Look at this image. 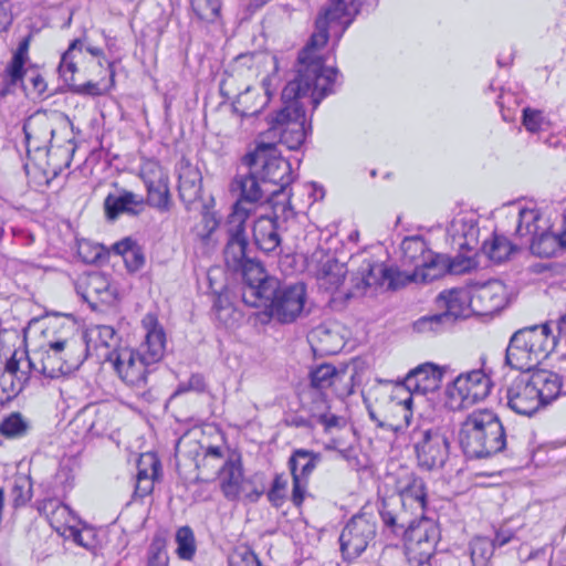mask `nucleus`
I'll return each mask as SVG.
<instances>
[{"label":"nucleus","instance_id":"obj_44","mask_svg":"<svg viewBox=\"0 0 566 566\" xmlns=\"http://www.w3.org/2000/svg\"><path fill=\"white\" fill-rule=\"evenodd\" d=\"M30 429V421L18 411L4 417L0 422V434L7 439L23 438L29 433Z\"/></svg>","mask_w":566,"mask_h":566},{"label":"nucleus","instance_id":"obj_58","mask_svg":"<svg viewBox=\"0 0 566 566\" xmlns=\"http://www.w3.org/2000/svg\"><path fill=\"white\" fill-rule=\"evenodd\" d=\"M413 559L419 565H424L430 562L436 553L438 543L424 542H407Z\"/></svg>","mask_w":566,"mask_h":566},{"label":"nucleus","instance_id":"obj_18","mask_svg":"<svg viewBox=\"0 0 566 566\" xmlns=\"http://www.w3.org/2000/svg\"><path fill=\"white\" fill-rule=\"evenodd\" d=\"M103 206L107 220L115 221L120 214L139 216L145 210V199L140 195L122 189L117 193H108Z\"/></svg>","mask_w":566,"mask_h":566},{"label":"nucleus","instance_id":"obj_20","mask_svg":"<svg viewBox=\"0 0 566 566\" xmlns=\"http://www.w3.org/2000/svg\"><path fill=\"white\" fill-rule=\"evenodd\" d=\"M82 286V297L93 307L98 302L111 304L115 300V289L112 286L109 277L99 271L88 273Z\"/></svg>","mask_w":566,"mask_h":566},{"label":"nucleus","instance_id":"obj_26","mask_svg":"<svg viewBox=\"0 0 566 566\" xmlns=\"http://www.w3.org/2000/svg\"><path fill=\"white\" fill-rule=\"evenodd\" d=\"M238 273L242 276V301L251 307H259L260 302H252L253 300L248 297V292H250V290L261 292V289L268 281L277 280L276 277L266 275L261 263L253 259L248 260L242 269H239Z\"/></svg>","mask_w":566,"mask_h":566},{"label":"nucleus","instance_id":"obj_39","mask_svg":"<svg viewBox=\"0 0 566 566\" xmlns=\"http://www.w3.org/2000/svg\"><path fill=\"white\" fill-rule=\"evenodd\" d=\"M533 354L526 353L525 347L515 342V333L512 335L505 354V363L516 370L530 374L541 363L536 361Z\"/></svg>","mask_w":566,"mask_h":566},{"label":"nucleus","instance_id":"obj_50","mask_svg":"<svg viewBox=\"0 0 566 566\" xmlns=\"http://www.w3.org/2000/svg\"><path fill=\"white\" fill-rule=\"evenodd\" d=\"M10 497L14 509L25 506L32 499V482L27 476L14 480L10 491Z\"/></svg>","mask_w":566,"mask_h":566},{"label":"nucleus","instance_id":"obj_32","mask_svg":"<svg viewBox=\"0 0 566 566\" xmlns=\"http://www.w3.org/2000/svg\"><path fill=\"white\" fill-rule=\"evenodd\" d=\"M516 220L515 237L521 244L527 243L545 226H542V212L535 208H518L513 213Z\"/></svg>","mask_w":566,"mask_h":566},{"label":"nucleus","instance_id":"obj_27","mask_svg":"<svg viewBox=\"0 0 566 566\" xmlns=\"http://www.w3.org/2000/svg\"><path fill=\"white\" fill-rule=\"evenodd\" d=\"M218 472L223 495L230 501L237 500L242 491H245L240 460H227Z\"/></svg>","mask_w":566,"mask_h":566},{"label":"nucleus","instance_id":"obj_23","mask_svg":"<svg viewBox=\"0 0 566 566\" xmlns=\"http://www.w3.org/2000/svg\"><path fill=\"white\" fill-rule=\"evenodd\" d=\"M310 401L303 405V409L317 424H322L325 431L340 426L342 418L331 413L327 394L321 390H308Z\"/></svg>","mask_w":566,"mask_h":566},{"label":"nucleus","instance_id":"obj_61","mask_svg":"<svg viewBox=\"0 0 566 566\" xmlns=\"http://www.w3.org/2000/svg\"><path fill=\"white\" fill-rule=\"evenodd\" d=\"M229 566H263L250 547H239L229 556Z\"/></svg>","mask_w":566,"mask_h":566},{"label":"nucleus","instance_id":"obj_3","mask_svg":"<svg viewBox=\"0 0 566 566\" xmlns=\"http://www.w3.org/2000/svg\"><path fill=\"white\" fill-rule=\"evenodd\" d=\"M459 443L467 458H489L504 450L506 434L494 412L476 409L461 423Z\"/></svg>","mask_w":566,"mask_h":566},{"label":"nucleus","instance_id":"obj_41","mask_svg":"<svg viewBox=\"0 0 566 566\" xmlns=\"http://www.w3.org/2000/svg\"><path fill=\"white\" fill-rule=\"evenodd\" d=\"M62 329L65 336L57 338L55 342L49 343V348L46 350L55 353L60 356H64V354H67V358H75L73 356L75 353L85 355L83 348L84 342L82 339L76 340L73 338H69V335L72 334L75 329V324L70 319H65V322L62 325Z\"/></svg>","mask_w":566,"mask_h":566},{"label":"nucleus","instance_id":"obj_14","mask_svg":"<svg viewBox=\"0 0 566 566\" xmlns=\"http://www.w3.org/2000/svg\"><path fill=\"white\" fill-rule=\"evenodd\" d=\"M471 311L478 315H490L501 311L507 303L506 287L497 280L489 281L470 290Z\"/></svg>","mask_w":566,"mask_h":566},{"label":"nucleus","instance_id":"obj_8","mask_svg":"<svg viewBox=\"0 0 566 566\" xmlns=\"http://www.w3.org/2000/svg\"><path fill=\"white\" fill-rule=\"evenodd\" d=\"M412 440L419 467L426 470L441 469L449 459L450 440L438 429L413 431Z\"/></svg>","mask_w":566,"mask_h":566},{"label":"nucleus","instance_id":"obj_55","mask_svg":"<svg viewBox=\"0 0 566 566\" xmlns=\"http://www.w3.org/2000/svg\"><path fill=\"white\" fill-rule=\"evenodd\" d=\"M255 91L247 87L244 92L240 93L234 101L235 109H241L243 116H254L256 115L261 108L265 105L266 98L265 96H260L261 103L259 106H251V98L255 96Z\"/></svg>","mask_w":566,"mask_h":566},{"label":"nucleus","instance_id":"obj_19","mask_svg":"<svg viewBox=\"0 0 566 566\" xmlns=\"http://www.w3.org/2000/svg\"><path fill=\"white\" fill-rule=\"evenodd\" d=\"M437 306L442 310V314L448 316L450 324H454L459 318H464L472 313L470 290L452 289L442 291L436 298Z\"/></svg>","mask_w":566,"mask_h":566},{"label":"nucleus","instance_id":"obj_62","mask_svg":"<svg viewBox=\"0 0 566 566\" xmlns=\"http://www.w3.org/2000/svg\"><path fill=\"white\" fill-rule=\"evenodd\" d=\"M287 480L282 473H276L271 488L266 492L268 500L274 505L280 506L285 499Z\"/></svg>","mask_w":566,"mask_h":566},{"label":"nucleus","instance_id":"obj_22","mask_svg":"<svg viewBox=\"0 0 566 566\" xmlns=\"http://www.w3.org/2000/svg\"><path fill=\"white\" fill-rule=\"evenodd\" d=\"M530 375L535 389H537V397L542 400V408L549 405L559 396L566 395L563 376L559 374L547 369H538Z\"/></svg>","mask_w":566,"mask_h":566},{"label":"nucleus","instance_id":"obj_12","mask_svg":"<svg viewBox=\"0 0 566 566\" xmlns=\"http://www.w3.org/2000/svg\"><path fill=\"white\" fill-rule=\"evenodd\" d=\"M507 406L514 412L531 417L542 408L530 374L522 373L510 381L505 394Z\"/></svg>","mask_w":566,"mask_h":566},{"label":"nucleus","instance_id":"obj_48","mask_svg":"<svg viewBox=\"0 0 566 566\" xmlns=\"http://www.w3.org/2000/svg\"><path fill=\"white\" fill-rule=\"evenodd\" d=\"M139 177L145 184V187L169 179L166 170L161 167L159 161L155 159H144L142 161Z\"/></svg>","mask_w":566,"mask_h":566},{"label":"nucleus","instance_id":"obj_16","mask_svg":"<svg viewBox=\"0 0 566 566\" xmlns=\"http://www.w3.org/2000/svg\"><path fill=\"white\" fill-rule=\"evenodd\" d=\"M442 377V368L432 363H424L410 370L402 385L411 394L426 395L439 389Z\"/></svg>","mask_w":566,"mask_h":566},{"label":"nucleus","instance_id":"obj_25","mask_svg":"<svg viewBox=\"0 0 566 566\" xmlns=\"http://www.w3.org/2000/svg\"><path fill=\"white\" fill-rule=\"evenodd\" d=\"M22 130L28 149L34 142V148L39 150L54 136V129L44 112H36L29 116L23 123Z\"/></svg>","mask_w":566,"mask_h":566},{"label":"nucleus","instance_id":"obj_7","mask_svg":"<svg viewBox=\"0 0 566 566\" xmlns=\"http://www.w3.org/2000/svg\"><path fill=\"white\" fill-rule=\"evenodd\" d=\"M254 168H247L245 172H238L231 182V192L238 195V200L233 205L232 212H247V220L249 219L253 208L252 206L263 200L270 201L273 205L280 202L279 199L271 196V188L264 186L261 177L256 176Z\"/></svg>","mask_w":566,"mask_h":566},{"label":"nucleus","instance_id":"obj_28","mask_svg":"<svg viewBox=\"0 0 566 566\" xmlns=\"http://www.w3.org/2000/svg\"><path fill=\"white\" fill-rule=\"evenodd\" d=\"M346 376V367L337 368L332 364H321L310 373V390L325 391L334 387L337 395H344V391L338 392L337 386L345 380Z\"/></svg>","mask_w":566,"mask_h":566},{"label":"nucleus","instance_id":"obj_33","mask_svg":"<svg viewBox=\"0 0 566 566\" xmlns=\"http://www.w3.org/2000/svg\"><path fill=\"white\" fill-rule=\"evenodd\" d=\"M39 510L49 517L52 525L56 524V530L62 534L73 527L71 523L76 520L73 511L57 499L44 500Z\"/></svg>","mask_w":566,"mask_h":566},{"label":"nucleus","instance_id":"obj_15","mask_svg":"<svg viewBox=\"0 0 566 566\" xmlns=\"http://www.w3.org/2000/svg\"><path fill=\"white\" fill-rule=\"evenodd\" d=\"M378 512L384 526L396 536H401L408 530L413 517L418 516L415 511L408 510L407 505L395 494L380 500Z\"/></svg>","mask_w":566,"mask_h":566},{"label":"nucleus","instance_id":"obj_10","mask_svg":"<svg viewBox=\"0 0 566 566\" xmlns=\"http://www.w3.org/2000/svg\"><path fill=\"white\" fill-rule=\"evenodd\" d=\"M247 212L230 213L228 217V240L223 250L226 266L237 273L243 264L251 260L248 255V238L245 233Z\"/></svg>","mask_w":566,"mask_h":566},{"label":"nucleus","instance_id":"obj_24","mask_svg":"<svg viewBox=\"0 0 566 566\" xmlns=\"http://www.w3.org/2000/svg\"><path fill=\"white\" fill-rule=\"evenodd\" d=\"M40 352L41 375L45 378L55 379L61 375L69 374L77 369L85 360L86 356L77 354L76 358H67V354L60 356L50 350Z\"/></svg>","mask_w":566,"mask_h":566},{"label":"nucleus","instance_id":"obj_13","mask_svg":"<svg viewBox=\"0 0 566 566\" xmlns=\"http://www.w3.org/2000/svg\"><path fill=\"white\" fill-rule=\"evenodd\" d=\"M515 342L525 347V352L533 354L536 361L542 363L555 349L557 338L553 335L547 323L521 328L515 332Z\"/></svg>","mask_w":566,"mask_h":566},{"label":"nucleus","instance_id":"obj_11","mask_svg":"<svg viewBox=\"0 0 566 566\" xmlns=\"http://www.w3.org/2000/svg\"><path fill=\"white\" fill-rule=\"evenodd\" d=\"M395 495L403 502L408 510L416 514H424L428 503V489L424 479L408 468H399L394 474Z\"/></svg>","mask_w":566,"mask_h":566},{"label":"nucleus","instance_id":"obj_36","mask_svg":"<svg viewBox=\"0 0 566 566\" xmlns=\"http://www.w3.org/2000/svg\"><path fill=\"white\" fill-rule=\"evenodd\" d=\"M526 244H528L531 252L538 258H553L559 251H563L558 233L549 231L546 226Z\"/></svg>","mask_w":566,"mask_h":566},{"label":"nucleus","instance_id":"obj_9","mask_svg":"<svg viewBox=\"0 0 566 566\" xmlns=\"http://www.w3.org/2000/svg\"><path fill=\"white\" fill-rule=\"evenodd\" d=\"M376 535V523L367 514L354 515L339 535L340 552L345 559L360 556Z\"/></svg>","mask_w":566,"mask_h":566},{"label":"nucleus","instance_id":"obj_43","mask_svg":"<svg viewBox=\"0 0 566 566\" xmlns=\"http://www.w3.org/2000/svg\"><path fill=\"white\" fill-rule=\"evenodd\" d=\"M147 198L145 206L148 205L160 212H168L172 207V200L169 189V179L159 184L146 187Z\"/></svg>","mask_w":566,"mask_h":566},{"label":"nucleus","instance_id":"obj_2","mask_svg":"<svg viewBox=\"0 0 566 566\" xmlns=\"http://www.w3.org/2000/svg\"><path fill=\"white\" fill-rule=\"evenodd\" d=\"M142 325L146 335L137 349L125 347L102 355L106 361L112 363L119 378L134 388L146 387L148 375L164 358L166 352V333L157 316L151 313L146 314Z\"/></svg>","mask_w":566,"mask_h":566},{"label":"nucleus","instance_id":"obj_30","mask_svg":"<svg viewBox=\"0 0 566 566\" xmlns=\"http://www.w3.org/2000/svg\"><path fill=\"white\" fill-rule=\"evenodd\" d=\"M401 262L403 266L413 268L417 272L431 258V250L428 242L420 235L407 237L401 242Z\"/></svg>","mask_w":566,"mask_h":566},{"label":"nucleus","instance_id":"obj_38","mask_svg":"<svg viewBox=\"0 0 566 566\" xmlns=\"http://www.w3.org/2000/svg\"><path fill=\"white\" fill-rule=\"evenodd\" d=\"M321 460V453L307 449H295L287 461V467L291 475L310 478Z\"/></svg>","mask_w":566,"mask_h":566},{"label":"nucleus","instance_id":"obj_42","mask_svg":"<svg viewBox=\"0 0 566 566\" xmlns=\"http://www.w3.org/2000/svg\"><path fill=\"white\" fill-rule=\"evenodd\" d=\"M449 274L448 256L431 252V258L426 260V264L416 272V279L420 282H432L443 275Z\"/></svg>","mask_w":566,"mask_h":566},{"label":"nucleus","instance_id":"obj_45","mask_svg":"<svg viewBox=\"0 0 566 566\" xmlns=\"http://www.w3.org/2000/svg\"><path fill=\"white\" fill-rule=\"evenodd\" d=\"M83 43L81 40H74L66 52L63 53L59 65L60 75L64 78L65 83L70 86V83H74V74L76 67V56L82 54Z\"/></svg>","mask_w":566,"mask_h":566},{"label":"nucleus","instance_id":"obj_1","mask_svg":"<svg viewBox=\"0 0 566 566\" xmlns=\"http://www.w3.org/2000/svg\"><path fill=\"white\" fill-rule=\"evenodd\" d=\"M357 11L346 0H328L315 19V30L298 53L296 76L282 91L283 108L268 118L269 128L262 134L268 143H279L289 149H298L307 135L305 104L316 108L321 101L334 92L338 70L326 66L319 53L329 38L337 43L353 23Z\"/></svg>","mask_w":566,"mask_h":566},{"label":"nucleus","instance_id":"obj_29","mask_svg":"<svg viewBox=\"0 0 566 566\" xmlns=\"http://www.w3.org/2000/svg\"><path fill=\"white\" fill-rule=\"evenodd\" d=\"M253 240L255 245L266 252L275 251L281 244L277 218L262 216L253 224Z\"/></svg>","mask_w":566,"mask_h":566},{"label":"nucleus","instance_id":"obj_31","mask_svg":"<svg viewBox=\"0 0 566 566\" xmlns=\"http://www.w3.org/2000/svg\"><path fill=\"white\" fill-rule=\"evenodd\" d=\"M28 380L27 373L20 369L18 352L14 350L6 364L4 373L0 377V386L3 392L8 395V399H12L22 391Z\"/></svg>","mask_w":566,"mask_h":566},{"label":"nucleus","instance_id":"obj_34","mask_svg":"<svg viewBox=\"0 0 566 566\" xmlns=\"http://www.w3.org/2000/svg\"><path fill=\"white\" fill-rule=\"evenodd\" d=\"M406 542H427L438 543L440 539V530L434 521L424 517V515L415 516L408 530L401 534Z\"/></svg>","mask_w":566,"mask_h":566},{"label":"nucleus","instance_id":"obj_52","mask_svg":"<svg viewBox=\"0 0 566 566\" xmlns=\"http://www.w3.org/2000/svg\"><path fill=\"white\" fill-rule=\"evenodd\" d=\"M196 15L206 22H214L220 17L221 0H191Z\"/></svg>","mask_w":566,"mask_h":566},{"label":"nucleus","instance_id":"obj_5","mask_svg":"<svg viewBox=\"0 0 566 566\" xmlns=\"http://www.w3.org/2000/svg\"><path fill=\"white\" fill-rule=\"evenodd\" d=\"M242 164L247 168L261 167V180L264 186L271 188L272 197L279 199L280 196H284L285 200L290 199L286 189L293 181L292 167L290 161L281 156L274 143H259L254 151L242 158Z\"/></svg>","mask_w":566,"mask_h":566},{"label":"nucleus","instance_id":"obj_17","mask_svg":"<svg viewBox=\"0 0 566 566\" xmlns=\"http://www.w3.org/2000/svg\"><path fill=\"white\" fill-rule=\"evenodd\" d=\"M176 172L178 175L179 198L189 208L191 203L201 198V171L189 159L182 157L176 166Z\"/></svg>","mask_w":566,"mask_h":566},{"label":"nucleus","instance_id":"obj_4","mask_svg":"<svg viewBox=\"0 0 566 566\" xmlns=\"http://www.w3.org/2000/svg\"><path fill=\"white\" fill-rule=\"evenodd\" d=\"M252 302H260L265 314L281 324H291L304 313L307 297L306 286L303 282L294 284L282 283L280 280H270L261 292H248Z\"/></svg>","mask_w":566,"mask_h":566},{"label":"nucleus","instance_id":"obj_6","mask_svg":"<svg viewBox=\"0 0 566 566\" xmlns=\"http://www.w3.org/2000/svg\"><path fill=\"white\" fill-rule=\"evenodd\" d=\"M491 379L481 369L460 374L448 387L447 396L452 408H465L488 397Z\"/></svg>","mask_w":566,"mask_h":566},{"label":"nucleus","instance_id":"obj_57","mask_svg":"<svg viewBox=\"0 0 566 566\" xmlns=\"http://www.w3.org/2000/svg\"><path fill=\"white\" fill-rule=\"evenodd\" d=\"M523 125L530 133H538L547 129L549 122L544 117L542 111L526 107L523 109Z\"/></svg>","mask_w":566,"mask_h":566},{"label":"nucleus","instance_id":"obj_47","mask_svg":"<svg viewBox=\"0 0 566 566\" xmlns=\"http://www.w3.org/2000/svg\"><path fill=\"white\" fill-rule=\"evenodd\" d=\"M386 273L381 277L379 285L387 290H397L405 286L410 282H418L420 279H416V271L413 270L410 274L399 271L398 269L387 266L384 264Z\"/></svg>","mask_w":566,"mask_h":566},{"label":"nucleus","instance_id":"obj_51","mask_svg":"<svg viewBox=\"0 0 566 566\" xmlns=\"http://www.w3.org/2000/svg\"><path fill=\"white\" fill-rule=\"evenodd\" d=\"M495 547L491 539L476 537L471 542V558L475 566H485Z\"/></svg>","mask_w":566,"mask_h":566},{"label":"nucleus","instance_id":"obj_63","mask_svg":"<svg viewBox=\"0 0 566 566\" xmlns=\"http://www.w3.org/2000/svg\"><path fill=\"white\" fill-rule=\"evenodd\" d=\"M478 266V262L475 259L471 256H464V255H457L454 258L448 256V268H449V274L460 275L464 274L467 272H470L471 270L475 269Z\"/></svg>","mask_w":566,"mask_h":566},{"label":"nucleus","instance_id":"obj_54","mask_svg":"<svg viewBox=\"0 0 566 566\" xmlns=\"http://www.w3.org/2000/svg\"><path fill=\"white\" fill-rule=\"evenodd\" d=\"M138 472L136 479L156 480L161 468L160 461L153 453H146L140 457L137 463Z\"/></svg>","mask_w":566,"mask_h":566},{"label":"nucleus","instance_id":"obj_21","mask_svg":"<svg viewBox=\"0 0 566 566\" xmlns=\"http://www.w3.org/2000/svg\"><path fill=\"white\" fill-rule=\"evenodd\" d=\"M385 273L384 263L364 260L350 275L352 289L347 296L364 295L368 289L380 287L379 282Z\"/></svg>","mask_w":566,"mask_h":566},{"label":"nucleus","instance_id":"obj_46","mask_svg":"<svg viewBox=\"0 0 566 566\" xmlns=\"http://www.w3.org/2000/svg\"><path fill=\"white\" fill-rule=\"evenodd\" d=\"M175 541L176 554L182 560H192L197 552L196 538L190 526H181L177 530Z\"/></svg>","mask_w":566,"mask_h":566},{"label":"nucleus","instance_id":"obj_49","mask_svg":"<svg viewBox=\"0 0 566 566\" xmlns=\"http://www.w3.org/2000/svg\"><path fill=\"white\" fill-rule=\"evenodd\" d=\"M448 316L442 312L429 316H422L413 323V329L418 333H440L452 326Z\"/></svg>","mask_w":566,"mask_h":566},{"label":"nucleus","instance_id":"obj_53","mask_svg":"<svg viewBox=\"0 0 566 566\" xmlns=\"http://www.w3.org/2000/svg\"><path fill=\"white\" fill-rule=\"evenodd\" d=\"M92 333L95 334V345L97 348H104L105 353L112 350H119L117 348L118 337L116 331L109 325H98Z\"/></svg>","mask_w":566,"mask_h":566},{"label":"nucleus","instance_id":"obj_64","mask_svg":"<svg viewBox=\"0 0 566 566\" xmlns=\"http://www.w3.org/2000/svg\"><path fill=\"white\" fill-rule=\"evenodd\" d=\"M24 78L28 86V91H24L27 95L40 97L46 91V82L36 70H29Z\"/></svg>","mask_w":566,"mask_h":566},{"label":"nucleus","instance_id":"obj_56","mask_svg":"<svg viewBox=\"0 0 566 566\" xmlns=\"http://www.w3.org/2000/svg\"><path fill=\"white\" fill-rule=\"evenodd\" d=\"M219 227V221L211 212H205L200 222L196 226V237L203 243L209 244L213 232Z\"/></svg>","mask_w":566,"mask_h":566},{"label":"nucleus","instance_id":"obj_40","mask_svg":"<svg viewBox=\"0 0 566 566\" xmlns=\"http://www.w3.org/2000/svg\"><path fill=\"white\" fill-rule=\"evenodd\" d=\"M25 60L12 56L10 63L4 70L3 82L0 88V96L4 97L13 93L14 87L20 85L23 91H28V86L24 84V76L29 70L24 69Z\"/></svg>","mask_w":566,"mask_h":566},{"label":"nucleus","instance_id":"obj_60","mask_svg":"<svg viewBox=\"0 0 566 566\" xmlns=\"http://www.w3.org/2000/svg\"><path fill=\"white\" fill-rule=\"evenodd\" d=\"M244 488H245V491H242V493H244L245 497L250 502H258L259 499L266 491L264 474L255 473L253 476L245 480Z\"/></svg>","mask_w":566,"mask_h":566},{"label":"nucleus","instance_id":"obj_35","mask_svg":"<svg viewBox=\"0 0 566 566\" xmlns=\"http://www.w3.org/2000/svg\"><path fill=\"white\" fill-rule=\"evenodd\" d=\"M482 253L494 263H503L511 255L520 250V247L510 241L505 235L494 232L492 237L484 241Z\"/></svg>","mask_w":566,"mask_h":566},{"label":"nucleus","instance_id":"obj_37","mask_svg":"<svg viewBox=\"0 0 566 566\" xmlns=\"http://www.w3.org/2000/svg\"><path fill=\"white\" fill-rule=\"evenodd\" d=\"M347 273L346 265L336 259H327L318 271L317 281L321 289L334 293L339 289Z\"/></svg>","mask_w":566,"mask_h":566},{"label":"nucleus","instance_id":"obj_59","mask_svg":"<svg viewBox=\"0 0 566 566\" xmlns=\"http://www.w3.org/2000/svg\"><path fill=\"white\" fill-rule=\"evenodd\" d=\"M452 229L457 234H461L464 238V242L460 243V247H467L476 241L479 230L472 219L461 218L454 220L452 222Z\"/></svg>","mask_w":566,"mask_h":566}]
</instances>
